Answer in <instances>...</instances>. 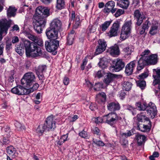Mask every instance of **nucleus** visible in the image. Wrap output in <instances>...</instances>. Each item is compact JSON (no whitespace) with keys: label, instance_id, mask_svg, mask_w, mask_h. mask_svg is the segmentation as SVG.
<instances>
[{"label":"nucleus","instance_id":"nucleus-35","mask_svg":"<svg viewBox=\"0 0 160 160\" xmlns=\"http://www.w3.org/2000/svg\"><path fill=\"white\" fill-rule=\"evenodd\" d=\"M123 89L126 91H129L131 90L132 86L131 82L128 81H124L122 84Z\"/></svg>","mask_w":160,"mask_h":160},{"label":"nucleus","instance_id":"nucleus-9","mask_svg":"<svg viewBox=\"0 0 160 160\" xmlns=\"http://www.w3.org/2000/svg\"><path fill=\"white\" fill-rule=\"evenodd\" d=\"M35 76L32 72L25 73L21 80V84L23 87L30 88L34 84ZM35 83H34L35 84Z\"/></svg>","mask_w":160,"mask_h":160},{"label":"nucleus","instance_id":"nucleus-55","mask_svg":"<svg viewBox=\"0 0 160 160\" xmlns=\"http://www.w3.org/2000/svg\"><path fill=\"white\" fill-rule=\"evenodd\" d=\"M126 94L124 90H121L119 92V97L121 99L124 98Z\"/></svg>","mask_w":160,"mask_h":160},{"label":"nucleus","instance_id":"nucleus-16","mask_svg":"<svg viewBox=\"0 0 160 160\" xmlns=\"http://www.w3.org/2000/svg\"><path fill=\"white\" fill-rule=\"evenodd\" d=\"M98 45L97 46L95 53L98 55L104 52L106 49L107 44L105 40L99 39L98 41Z\"/></svg>","mask_w":160,"mask_h":160},{"label":"nucleus","instance_id":"nucleus-10","mask_svg":"<svg viewBox=\"0 0 160 160\" xmlns=\"http://www.w3.org/2000/svg\"><path fill=\"white\" fill-rule=\"evenodd\" d=\"M11 20L2 19L0 21V41L2 39L3 34L6 35L11 26Z\"/></svg>","mask_w":160,"mask_h":160},{"label":"nucleus","instance_id":"nucleus-40","mask_svg":"<svg viewBox=\"0 0 160 160\" xmlns=\"http://www.w3.org/2000/svg\"><path fill=\"white\" fill-rule=\"evenodd\" d=\"M137 86L142 89L144 88L146 86V82L145 81L139 80L137 82Z\"/></svg>","mask_w":160,"mask_h":160},{"label":"nucleus","instance_id":"nucleus-26","mask_svg":"<svg viewBox=\"0 0 160 160\" xmlns=\"http://www.w3.org/2000/svg\"><path fill=\"white\" fill-rule=\"evenodd\" d=\"M131 30L122 27L121 33L120 35V38L123 40H124L126 39L128 37L131 33Z\"/></svg>","mask_w":160,"mask_h":160},{"label":"nucleus","instance_id":"nucleus-43","mask_svg":"<svg viewBox=\"0 0 160 160\" xmlns=\"http://www.w3.org/2000/svg\"><path fill=\"white\" fill-rule=\"evenodd\" d=\"M146 104V103H144L142 105L140 102H138L136 103V106L138 108V109L139 110L144 111L145 110Z\"/></svg>","mask_w":160,"mask_h":160},{"label":"nucleus","instance_id":"nucleus-28","mask_svg":"<svg viewBox=\"0 0 160 160\" xmlns=\"http://www.w3.org/2000/svg\"><path fill=\"white\" fill-rule=\"evenodd\" d=\"M17 11V9L15 8L14 7L9 6L7 11V17L8 18L15 17L16 15Z\"/></svg>","mask_w":160,"mask_h":160},{"label":"nucleus","instance_id":"nucleus-23","mask_svg":"<svg viewBox=\"0 0 160 160\" xmlns=\"http://www.w3.org/2000/svg\"><path fill=\"white\" fill-rule=\"evenodd\" d=\"M7 152L9 156L15 158L18 156V154L16 148L13 146L10 145L6 148Z\"/></svg>","mask_w":160,"mask_h":160},{"label":"nucleus","instance_id":"nucleus-60","mask_svg":"<svg viewBox=\"0 0 160 160\" xmlns=\"http://www.w3.org/2000/svg\"><path fill=\"white\" fill-rule=\"evenodd\" d=\"M126 109L130 111H131L132 113H133V111L134 110L135 108L132 106L128 105L126 106ZM132 114H133V113H132Z\"/></svg>","mask_w":160,"mask_h":160},{"label":"nucleus","instance_id":"nucleus-41","mask_svg":"<svg viewBox=\"0 0 160 160\" xmlns=\"http://www.w3.org/2000/svg\"><path fill=\"white\" fill-rule=\"evenodd\" d=\"M26 36L30 40L34 42L36 40V39L37 38V36H35L32 34H31L29 32H25Z\"/></svg>","mask_w":160,"mask_h":160},{"label":"nucleus","instance_id":"nucleus-5","mask_svg":"<svg viewBox=\"0 0 160 160\" xmlns=\"http://www.w3.org/2000/svg\"><path fill=\"white\" fill-rule=\"evenodd\" d=\"M61 22L58 19H55L51 23L50 27L46 31V34L48 38L58 37V31L61 28Z\"/></svg>","mask_w":160,"mask_h":160},{"label":"nucleus","instance_id":"nucleus-20","mask_svg":"<svg viewBox=\"0 0 160 160\" xmlns=\"http://www.w3.org/2000/svg\"><path fill=\"white\" fill-rule=\"evenodd\" d=\"M115 62L113 68L116 72L119 71L124 67L125 63L122 60L118 59Z\"/></svg>","mask_w":160,"mask_h":160},{"label":"nucleus","instance_id":"nucleus-34","mask_svg":"<svg viewBox=\"0 0 160 160\" xmlns=\"http://www.w3.org/2000/svg\"><path fill=\"white\" fill-rule=\"evenodd\" d=\"M138 143L139 146L141 145L146 141V137L144 135H138L136 136Z\"/></svg>","mask_w":160,"mask_h":160},{"label":"nucleus","instance_id":"nucleus-2","mask_svg":"<svg viewBox=\"0 0 160 160\" xmlns=\"http://www.w3.org/2000/svg\"><path fill=\"white\" fill-rule=\"evenodd\" d=\"M21 45L24 49H25L27 57L35 58L42 55L41 48L37 46L35 43L26 40Z\"/></svg>","mask_w":160,"mask_h":160},{"label":"nucleus","instance_id":"nucleus-7","mask_svg":"<svg viewBox=\"0 0 160 160\" xmlns=\"http://www.w3.org/2000/svg\"><path fill=\"white\" fill-rule=\"evenodd\" d=\"M39 87L38 83H35L33 86L28 89H27L21 86H17L11 89V92L14 94L22 95H27L37 90Z\"/></svg>","mask_w":160,"mask_h":160},{"label":"nucleus","instance_id":"nucleus-19","mask_svg":"<svg viewBox=\"0 0 160 160\" xmlns=\"http://www.w3.org/2000/svg\"><path fill=\"white\" fill-rule=\"evenodd\" d=\"M137 62L136 61H133L127 64L125 67V73L128 75L132 74L133 70L136 67V64Z\"/></svg>","mask_w":160,"mask_h":160},{"label":"nucleus","instance_id":"nucleus-11","mask_svg":"<svg viewBox=\"0 0 160 160\" xmlns=\"http://www.w3.org/2000/svg\"><path fill=\"white\" fill-rule=\"evenodd\" d=\"M73 22L72 30L71 31V34H73L75 33V31L73 29H77L80 24L79 16L75 14V12L72 11V13L71 18V22Z\"/></svg>","mask_w":160,"mask_h":160},{"label":"nucleus","instance_id":"nucleus-24","mask_svg":"<svg viewBox=\"0 0 160 160\" xmlns=\"http://www.w3.org/2000/svg\"><path fill=\"white\" fill-rule=\"evenodd\" d=\"M148 21H146L143 23L142 27L138 28V29L137 30V32H138L140 35H142L145 33L146 34V32H145V31L148 30L149 27L148 25Z\"/></svg>","mask_w":160,"mask_h":160},{"label":"nucleus","instance_id":"nucleus-13","mask_svg":"<svg viewBox=\"0 0 160 160\" xmlns=\"http://www.w3.org/2000/svg\"><path fill=\"white\" fill-rule=\"evenodd\" d=\"M145 108V110L146 111L148 114L151 115V117H154L156 115V107L154 103L150 102L148 105L146 104Z\"/></svg>","mask_w":160,"mask_h":160},{"label":"nucleus","instance_id":"nucleus-17","mask_svg":"<svg viewBox=\"0 0 160 160\" xmlns=\"http://www.w3.org/2000/svg\"><path fill=\"white\" fill-rule=\"evenodd\" d=\"M156 75H153L152 77L154 79L152 83V85L155 86L158 85V88L160 91V68L157 69H154Z\"/></svg>","mask_w":160,"mask_h":160},{"label":"nucleus","instance_id":"nucleus-32","mask_svg":"<svg viewBox=\"0 0 160 160\" xmlns=\"http://www.w3.org/2000/svg\"><path fill=\"white\" fill-rule=\"evenodd\" d=\"M118 4L121 8L126 9L129 5V2L128 0H120Z\"/></svg>","mask_w":160,"mask_h":160},{"label":"nucleus","instance_id":"nucleus-3","mask_svg":"<svg viewBox=\"0 0 160 160\" xmlns=\"http://www.w3.org/2000/svg\"><path fill=\"white\" fill-rule=\"evenodd\" d=\"M53 117V116L51 115L48 117L43 124L38 126L36 132L39 136L42 135L44 132L52 131L56 128V122L54 120Z\"/></svg>","mask_w":160,"mask_h":160},{"label":"nucleus","instance_id":"nucleus-49","mask_svg":"<svg viewBox=\"0 0 160 160\" xmlns=\"http://www.w3.org/2000/svg\"><path fill=\"white\" fill-rule=\"evenodd\" d=\"M79 135L81 137L84 138H88L87 133L84 131H82V132L79 133Z\"/></svg>","mask_w":160,"mask_h":160},{"label":"nucleus","instance_id":"nucleus-21","mask_svg":"<svg viewBox=\"0 0 160 160\" xmlns=\"http://www.w3.org/2000/svg\"><path fill=\"white\" fill-rule=\"evenodd\" d=\"M148 65L147 61L145 57H141L138 62L137 69V70L140 71L143 69L147 65Z\"/></svg>","mask_w":160,"mask_h":160},{"label":"nucleus","instance_id":"nucleus-37","mask_svg":"<svg viewBox=\"0 0 160 160\" xmlns=\"http://www.w3.org/2000/svg\"><path fill=\"white\" fill-rule=\"evenodd\" d=\"M65 5L64 0H57L56 7L58 9L63 8Z\"/></svg>","mask_w":160,"mask_h":160},{"label":"nucleus","instance_id":"nucleus-4","mask_svg":"<svg viewBox=\"0 0 160 160\" xmlns=\"http://www.w3.org/2000/svg\"><path fill=\"white\" fill-rule=\"evenodd\" d=\"M122 119V118L118 116L116 113L112 112L103 116L102 118L98 117L95 118L94 121L97 124L103 122L112 126L116 124L118 120H121Z\"/></svg>","mask_w":160,"mask_h":160},{"label":"nucleus","instance_id":"nucleus-42","mask_svg":"<svg viewBox=\"0 0 160 160\" xmlns=\"http://www.w3.org/2000/svg\"><path fill=\"white\" fill-rule=\"evenodd\" d=\"M132 21L131 20L127 21L125 22L122 27H124L126 28L131 30Z\"/></svg>","mask_w":160,"mask_h":160},{"label":"nucleus","instance_id":"nucleus-59","mask_svg":"<svg viewBox=\"0 0 160 160\" xmlns=\"http://www.w3.org/2000/svg\"><path fill=\"white\" fill-rule=\"evenodd\" d=\"M87 62V61L84 59L81 65V69L82 70H83L84 69L85 65H86Z\"/></svg>","mask_w":160,"mask_h":160},{"label":"nucleus","instance_id":"nucleus-18","mask_svg":"<svg viewBox=\"0 0 160 160\" xmlns=\"http://www.w3.org/2000/svg\"><path fill=\"white\" fill-rule=\"evenodd\" d=\"M47 69L46 65H41L38 66L36 70V73L39 80L44 79V76L43 72H45Z\"/></svg>","mask_w":160,"mask_h":160},{"label":"nucleus","instance_id":"nucleus-22","mask_svg":"<svg viewBox=\"0 0 160 160\" xmlns=\"http://www.w3.org/2000/svg\"><path fill=\"white\" fill-rule=\"evenodd\" d=\"M108 109L113 113L115 111L118 110L120 108L119 104L118 102H112L109 103L107 105Z\"/></svg>","mask_w":160,"mask_h":160},{"label":"nucleus","instance_id":"nucleus-47","mask_svg":"<svg viewBox=\"0 0 160 160\" xmlns=\"http://www.w3.org/2000/svg\"><path fill=\"white\" fill-rule=\"evenodd\" d=\"M123 52L125 55H130L131 53V50L128 47H127L123 49Z\"/></svg>","mask_w":160,"mask_h":160},{"label":"nucleus","instance_id":"nucleus-27","mask_svg":"<svg viewBox=\"0 0 160 160\" xmlns=\"http://www.w3.org/2000/svg\"><path fill=\"white\" fill-rule=\"evenodd\" d=\"M148 64L154 65L158 62V56L156 54H152L146 58Z\"/></svg>","mask_w":160,"mask_h":160},{"label":"nucleus","instance_id":"nucleus-31","mask_svg":"<svg viewBox=\"0 0 160 160\" xmlns=\"http://www.w3.org/2000/svg\"><path fill=\"white\" fill-rule=\"evenodd\" d=\"M112 21L111 20L105 22L100 26V28L102 32H105L111 25Z\"/></svg>","mask_w":160,"mask_h":160},{"label":"nucleus","instance_id":"nucleus-39","mask_svg":"<svg viewBox=\"0 0 160 160\" xmlns=\"http://www.w3.org/2000/svg\"><path fill=\"white\" fill-rule=\"evenodd\" d=\"M24 48L20 44L19 47H18L16 49V52L20 56H22L24 52Z\"/></svg>","mask_w":160,"mask_h":160},{"label":"nucleus","instance_id":"nucleus-64","mask_svg":"<svg viewBox=\"0 0 160 160\" xmlns=\"http://www.w3.org/2000/svg\"><path fill=\"white\" fill-rule=\"evenodd\" d=\"M78 118V115H75L72 118L71 122H74Z\"/></svg>","mask_w":160,"mask_h":160},{"label":"nucleus","instance_id":"nucleus-38","mask_svg":"<svg viewBox=\"0 0 160 160\" xmlns=\"http://www.w3.org/2000/svg\"><path fill=\"white\" fill-rule=\"evenodd\" d=\"M108 63L106 60L102 58L101 60L98 64L99 66L103 69L106 68L108 66Z\"/></svg>","mask_w":160,"mask_h":160},{"label":"nucleus","instance_id":"nucleus-12","mask_svg":"<svg viewBox=\"0 0 160 160\" xmlns=\"http://www.w3.org/2000/svg\"><path fill=\"white\" fill-rule=\"evenodd\" d=\"M133 15L135 19L137 21L135 27L136 29H137V27L140 26L143 22V20L145 19V17L143 13L138 10L134 11Z\"/></svg>","mask_w":160,"mask_h":160},{"label":"nucleus","instance_id":"nucleus-45","mask_svg":"<svg viewBox=\"0 0 160 160\" xmlns=\"http://www.w3.org/2000/svg\"><path fill=\"white\" fill-rule=\"evenodd\" d=\"M12 43L11 41L9 40H7L6 42V50L7 51L12 48Z\"/></svg>","mask_w":160,"mask_h":160},{"label":"nucleus","instance_id":"nucleus-44","mask_svg":"<svg viewBox=\"0 0 160 160\" xmlns=\"http://www.w3.org/2000/svg\"><path fill=\"white\" fill-rule=\"evenodd\" d=\"M116 12L115 13L114 15L116 18H117L119 16H120L121 15L123 14L124 13V10L121 9H117Z\"/></svg>","mask_w":160,"mask_h":160},{"label":"nucleus","instance_id":"nucleus-29","mask_svg":"<svg viewBox=\"0 0 160 160\" xmlns=\"http://www.w3.org/2000/svg\"><path fill=\"white\" fill-rule=\"evenodd\" d=\"M108 51L111 55L113 56L118 55L119 54V48L117 45H115L110 48L108 49Z\"/></svg>","mask_w":160,"mask_h":160},{"label":"nucleus","instance_id":"nucleus-53","mask_svg":"<svg viewBox=\"0 0 160 160\" xmlns=\"http://www.w3.org/2000/svg\"><path fill=\"white\" fill-rule=\"evenodd\" d=\"M148 76V73L147 72H145L139 75V77L140 79H143L147 77Z\"/></svg>","mask_w":160,"mask_h":160},{"label":"nucleus","instance_id":"nucleus-33","mask_svg":"<svg viewBox=\"0 0 160 160\" xmlns=\"http://www.w3.org/2000/svg\"><path fill=\"white\" fill-rule=\"evenodd\" d=\"M158 25L157 23L152 24L149 33L152 35L156 34L158 32Z\"/></svg>","mask_w":160,"mask_h":160},{"label":"nucleus","instance_id":"nucleus-46","mask_svg":"<svg viewBox=\"0 0 160 160\" xmlns=\"http://www.w3.org/2000/svg\"><path fill=\"white\" fill-rule=\"evenodd\" d=\"M34 43H35L37 46V45L40 46H43L42 40V39L38 38V37L36 39V40H35Z\"/></svg>","mask_w":160,"mask_h":160},{"label":"nucleus","instance_id":"nucleus-8","mask_svg":"<svg viewBox=\"0 0 160 160\" xmlns=\"http://www.w3.org/2000/svg\"><path fill=\"white\" fill-rule=\"evenodd\" d=\"M49 40L45 41V46L47 51L48 52H52L53 55H55L57 54V49L59 46V41L56 39L58 37L55 38H48L47 37Z\"/></svg>","mask_w":160,"mask_h":160},{"label":"nucleus","instance_id":"nucleus-30","mask_svg":"<svg viewBox=\"0 0 160 160\" xmlns=\"http://www.w3.org/2000/svg\"><path fill=\"white\" fill-rule=\"evenodd\" d=\"M106 95L103 92H101L98 94L96 97V101L99 103H104L106 100Z\"/></svg>","mask_w":160,"mask_h":160},{"label":"nucleus","instance_id":"nucleus-14","mask_svg":"<svg viewBox=\"0 0 160 160\" xmlns=\"http://www.w3.org/2000/svg\"><path fill=\"white\" fill-rule=\"evenodd\" d=\"M120 27V22L116 21L114 22L110 28L108 34L110 37L117 35L118 32Z\"/></svg>","mask_w":160,"mask_h":160},{"label":"nucleus","instance_id":"nucleus-25","mask_svg":"<svg viewBox=\"0 0 160 160\" xmlns=\"http://www.w3.org/2000/svg\"><path fill=\"white\" fill-rule=\"evenodd\" d=\"M116 77V75L111 73H108L104 78V82L106 84L108 85L110 83L112 82Z\"/></svg>","mask_w":160,"mask_h":160},{"label":"nucleus","instance_id":"nucleus-56","mask_svg":"<svg viewBox=\"0 0 160 160\" xmlns=\"http://www.w3.org/2000/svg\"><path fill=\"white\" fill-rule=\"evenodd\" d=\"M19 41V38L17 36H14L12 38V43H15L18 42Z\"/></svg>","mask_w":160,"mask_h":160},{"label":"nucleus","instance_id":"nucleus-58","mask_svg":"<svg viewBox=\"0 0 160 160\" xmlns=\"http://www.w3.org/2000/svg\"><path fill=\"white\" fill-rule=\"evenodd\" d=\"M4 47L2 44H0V57L3 56Z\"/></svg>","mask_w":160,"mask_h":160},{"label":"nucleus","instance_id":"nucleus-54","mask_svg":"<svg viewBox=\"0 0 160 160\" xmlns=\"http://www.w3.org/2000/svg\"><path fill=\"white\" fill-rule=\"evenodd\" d=\"M1 142L2 145H6L9 143V141L8 138H4L2 139V141Z\"/></svg>","mask_w":160,"mask_h":160},{"label":"nucleus","instance_id":"nucleus-63","mask_svg":"<svg viewBox=\"0 0 160 160\" xmlns=\"http://www.w3.org/2000/svg\"><path fill=\"white\" fill-rule=\"evenodd\" d=\"M43 3L45 4H48L50 3L52 0H40Z\"/></svg>","mask_w":160,"mask_h":160},{"label":"nucleus","instance_id":"nucleus-52","mask_svg":"<svg viewBox=\"0 0 160 160\" xmlns=\"http://www.w3.org/2000/svg\"><path fill=\"white\" fill-rule=\"evenodd\" d=\"M150 51L148 50H146L143 52H142L141 54V56L142 57H145L147 58L148 56L147 55L150 53Z\"/></svg>","mask_w":160,"mask_h":160},{"label":"nucleus","instance_id":"nucleus-50","mask_svg":"<svg viewBox=\"0 0 160 160\" xmlns=\"http://www.w3.org/2000/svg\"><path fill=\"white\" fill-rule=\"evenodd\" d=\"M93 143L99 146H103L105 145L104 143L101 141H93Z\"/></svg>","mask_w":160,"mask_h":160},{"label":"nucleus","instance_id":"nucleus-6","mask_svg":"<svg viewBox=\"0 0 160 160\" xmlns=\"http://www.w3.org/2000/svg\"><path fill=\"white\" fill-rule=\"evenodd\" d=\"M137 117L138 122L137 126L138 129L143 132H149L151 127V122L149 119L142 113L138 114Z\"/></svg>","mask_w":160,"mask_h":160},{"label":"nucleus","instance_id":"nucleus-15","mask_svg":"<svg viewBox=\"0 0 160 160\" xmlns=\"http://www.w3.org/2000/svg\"><path fill=\"white\" fill-rule=\"evenodd\" d=\"M115 3L111 0L108 1L105 4V8L103 9V12L105 13L111 12L114 13L117 10V8H115Z\"/></svg>","mask_w":160,"mask_h":160},{"label":"nucleus","instance_id":"nucleus-1","mask_svg":"<svg viewBox=\"0 0 160 160\" xmlns=\"http://www.w3.org/2000/svg\"><path fill=\"white\" fill-rule=\"evenodd\" d=\"M49 15V10L47 7L39 6L36 8L35 13L36 21L33 24V27L38 33H42L46 24V18Z\"/></svg>","mask_w":160,"mask_h":160},{"label":"nucleus","instance_id":"nucleus-51","mask_svg":"<svg viewBox=\"0 0 160 160\" xmlns=\"http://www.w3.org/2000/svg\"><path fill=\"white\" fill-rule=\"evenodd\" d=\"M120 142L122 145L123 146H125L127 145L128 144V141L126 139V138H123V139L122 140L121 139V137H120Z\"/></svg>","mask_w":160,"mask_h":160},{"label":"nucleus","instance_id":"nucleus-62","mask_svg":"<svg viewBox=\"0 0 160 160\" xmlns=\"http://www.w3.org/2000/svg\"><path fill=\"white\" fill-rule=\"evenodd\" d=\"M12 30L13 31H19V28L18 26L17 25L15 24L12 27Z\"/></svg>","mask_w":160,"mask_h":160},{"label":"nucleus","instance_id":"nucleus-36","mask_svg":"<svg viewBox=\"0 0 160 160\" xmlns=\"http://www.w3.org/2000/svg\"><path fill=\"white\" fill-rule=\"evenodd\" d=\"M14 125L16 128V129L18 131H22L25 129V126L17 121H15Z\"/></svg>","mask_w":160,"mask_h":160},{"label":"nucleus","instance_id":"nucleus-48","mask_svg":"<svg viewBox=\"0 0 160 160\" xmlns=\"http://www.w3.org/2000/svg\"><path fill=\"white\" fill-rule=\"evenodd\" d=\"M4 131L6 132H7L8 133L7 134V136L8 137H10L11 134H12V133L10 131V127L8 126H5L4 127Z\"/></svg>","mask_w":160,"mask_h":160},{"label":"nucleus","instance_id":"nucleus-57","mask_svg":"<svg viewBox=\"0 0 160 160\" xmlns=\"http://www.w3.org/2000/svg\"><path fill=\"white\" fill-rule=\"evenodd\" d=\"M69 82V79L67 77L65 76L64 77L63 80V82L64 85H67L68 84Z\"/></svg>","mask_w":160,"mask_h":160},{"label":"nucleus","instance_id":"nucleus-61","mask_svg":"<svg viewBox=\"0 0 160 160\" xmlns=\"http://www.w3.org/2000/svg\"><path fill=\"white\" fill-rule=\"evenodd\" d=\"M102 71H98L96 74V76L98 77V78H100L103 76V74L102 72Z\"/></svg>","mask_w":160,"mask_h":160}]
</instances>
